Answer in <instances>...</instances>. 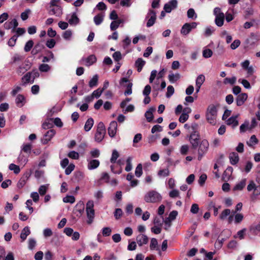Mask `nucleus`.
I'll use <instances>...</instances> for the list:
<instances>
[{
	"mask_svg": "<svg viewBox=\"0 0 260 260\" xmlns=\"http://www.w3.org/2000/svg\"><path fill=\"white\" fill-rule=\"evenodd\" d=\"M238 82L241 83L243 86L246 89H250L251 88L249 82L246 79H239Z\"/></svg>",
	"mask_w": 260,
	"mask_h": 260,
	"instance_id": "51",
	"label": "nucleus"
},
{
	"mask_svg": "<svg viewBox=\"0 0 260 260\" xmlns=\"http://www.w3.org/2000/svg\"><path fill=\"white\" fill-rule=\"evenodd\" d=\"M55 134V132L53 129L48 131L44 136L45 140L47 141H50Z\"/></svg>",
	"mask_w": 260,
	"mask_h": 260,
	"instance_id": "35",
	"label": "nucleus"
},
{
	"mask_svg": "<svg viewBox=\"0 0 260 260\" xmlns=\"http://www.w3.org/2000/svg\"><path fill=\"white\" fill-rule=\"evenodd\" d=\"M258 142V141L257 139V138H256V136L255 135H252L250 137L249 140L247 142V144L249 146H252L255 145L256 144H257Z\"/></svg>",
	"mask_w": 260,
	"mask_h": 260,
	"instance_id": "36",
	"label": "nucleus"
},
{
	"mask_svg": "<svg viewBox=\"0 0 260 260\" xmlns=\"http://www.w3.org/2000/svg\"><path fill=\"white\" fill-rule=\"evenodd\" d=\"M191 30L190 28L188 25V23L184 24L181 29V33L183 35H188Z\"/></svg>",
	"mask_w": 260,
	"mask_h": 260,
	"instance_id": "32",
	"label": "nucleus"
},
{
	"mask_svg": "<svg viewBox=\"0 0 260 260\" xmlns=\"http://www.w3.org/2000/svg\"><path fill=\"white\" fill-rule=\"evenodd\" d=\"M32 73L31 72H28L25 74L22 78V81L24 83H27L28 82L33 83L35 79V76L32 77Z\"/></svg>",
	"mask_w": 260,
	"mask_h": 260,
	"instance_id": "19",
	"label": "nucleus"
},
{
	"mask_svg": "<svg viewBox=\"0 0 260 260\" xmlns=\"http://www.w3.org/2000/svg\"><path fill=\"white\" fill-rule=\"evenodd\" d=\"M132 161V157H128L126 160V165L125 170L126 172H129V171H131L133 168Z\"/></svg>",
	"mask_w": 260,
	"mask_h": 260,
	"instance_id": "41",
	"label": "nucleus"
},
{
	"mask_svg": "<svg viewBox=\"0 0 260 260\" xmlns=\"http://www.w3.org/2000/svg\"><path fill=\"white\" fill-rule=\"evenodd\" d=\"M63 202L66 203L73 204L75 202V198L73 196H67L63 198Z\"/></svg>",
	"mask_w": 260,
	"mask_h": 260,
	"instance_id": "42",
	"label": "nucleus"
},
{
	"mask_svg": "<svg viewBox=\"0 0 260 260\" xmlns=\"http://www.w3.org/2000/svg\"><path fill=\"white\" fill-rule=\"evenodd\" d=\"M136 240L139 246H142L148 243V238L145 235L140 234L137 237Z\"/></svg>",
	"mask_w": 260,
	"mask_h": 260,
	"instance_id": "11",
	"label": "nucleus"
},
{
	"mask_svg": "<svg viewBox=\"0 0 260 260\" xmlns=\"http://www.w3.org/2000/svg\"><path fill=\"white\" fill-rule=\"evenodd\" d=\"M143 171H142V166L141 164H139L137 166L135 169V175L137 177H140L142 175Z\"/></svg>",
	"mask_w": 260,
	"mask_h": 260,
	"instance_id": "43",
	"label": "nucleus"
},
{
	"mask_svg": "<svg viewBox=\"0 0 260 260\" xmlns=\"http://www.w3.org/2000/svg\"><path fill=\"white\" fill-rule=\"evenodd\" d=\"M158 242L155 238H152L150 244V248L151 250H154L157 248Z\"/></svg>",
	"mask_w": 260,
	"mask_h": 260,
	"instance_id": "58",
	"label": "nucleus"
},
{
	"mask_svg": "<svg viewBox=\"0 0 260 260\" xmlns=\"http://www.w3.org/2000/svg\"><path fill=\"white\" fill-rule=\"evenodd\" d=\"M28 248L30 250L33 249L36 245V241L34 238H29L28 241Z\"/></svg>",
	"mask_w": 260,
	"mask_h": 260,
	"instance_id": "55",
	"label": "nucleus"
},
{
	"mask_svg": "<svg viewBox=\"0 0 260 260\" xmlns=\"http://www.w3.org/2000/svg\"><path fill=\"white\" fill-rule=\"evenodd\" d=\"M48 188V185H43L40 186L39 188V192L41 196H44Z\"/></svg>",
	"mask_w": 260,
	"mask_h": 260,
	"instance_id": "48",
	"label": "nucleus"
},
{
	"mask_svg": "<svg viewBox=\"0 0 260 260\" xmlns=\"http://www.w3.org/2000/svg\"><path fill=\"white\" fill-rule=\"evenodd\" d=\"M205 80V77L203 75H200L199 76H198L196 82V86H202V85L203 84Z\"/></svg>",
	"mask_w": 260,
	"mask_h": 260,
	"instance_id": "34",
	"label": "nucleus"
},
{
	"mask_svg": "<svg viewBox=\"0 0 260 260\" xmlns=\"http://www.w3.org/2000/svg\"><path fill=\"white\" fill-rule=\"evenodd\" d=\"M238 116H232L229 118L227 121L226 123L229 125H231L232 127H235L238 125V121L237 120Z\"/></svg>",
	"mask_w": 260,
	"mask_h": 260,
	"instance_id": "21",
	"label": "nucleus"
},
{
	"mask_svg": "<svg viewBox=\"0 0 260 260\" xmlns=\"http://www.w3.org/2000/svg\"><path fill=\"white\" fill-rule=\"evenodd\" d=\"M236 79V77L235 76L231 78H225L223 80V83L224 84H230L233 85L235 83Z\"/></svg>",
	"mask_w": 260,
	"mask_h": 260,
	"instance_id": "40",
	"label": "nucleus"
},
{
	"mask_svg": "<svg viewBox=\"0 0 260 260\" xmlns=\"http://www.w3.org/2000/svg\"><path fill=\"white\" fill-rule=\"evenodd\" d=\"M94 203L91 200L88 201L86 204V212L87 217V223L91 224L94 218Z\"/></svg>",
	"mask_w": 260,
	"mask_h": 260,
	"instance_id": "3",
	"label": "nucleus"
},
{
	"mask_svg": "<svg viewBox=\"0 0 260 260\" xmlns=\"http://www.w3.org/2000/svg\"><path fill=\"white\" fill-rule=\"evenodd\" d=\"M9 169L13 171L15 174H18L20 171L19 167L14 164H11L9 165Z\"/></svg>",
	"mask_w": 260,
	"mask_h": 260,
	"instance_id": "39",
	"label": "nucleus"
},
{
	"mask_svg": "<svg viewBox=\"0 0 260 260\" xmlns=\"http://www.w3.org/2000/svg\"><path fill=\"white\" fill-rule=\"evenodd\" d=\"M187 17L189 18H196L197 17L194 9L190 8L187 11Z\"/></svg>",
	"mask_w": 260,
	"mask_h": 260,
	"instance_id": "60",
	"label": "nucleus"
},
{
	"mask_svg": "<svg viewBox=\"0 0 260 260\" xmlns=\"http://www.w3.org/2000/svg\"><path fill=\"white\" fill-rule=\"evenodd\" d=\"M174 93V88L172 85H169L167 87V92L166 93V96L170 98Z\"/></svg>",
	"mask_w": 260,
	"mask_h": 260,
	"instance_id": "61",
	"label": "nucleus"
},
{
	"mask_svg": "<svg viewBox=\"0 0 260 260\" xmlns=\"http://www.w3.org/2000/svg\"><path fill=\"white\" fill-rule=\"evenodd\" d=\"M231 163L232 165L236 164L239 161V156L238 154L236 152H232L230 153L229 156Z\"/></svg>",
	"mask_w": 260,
	"mask_h": 260,
	"instance_id": "27",
	"label": "nucleus"
},
{
	"mask_svg": "<svg viewBox=\"0 0 260 260\" xmlns=\"http://www.w3.org/2000/svg\"><path fill=\"white\" fill-rule=\"evenodd\" d=\"M189 148V146L186 144L181 146L180 149L181 154L182 155L186 154L188 151Z\"/></svg>",
	"mask_w": 260,
	"mask_h": 260,
	"instance_id": "59",
	"label": "nucleus"
},
{
	"mask_svg": "<svg viewBox=\"0 0 260 260\" xmlns=\"http://www.w3.org/2000/svg\"><path fill=\"white\" fill-rule=\"evenodd\" d=\"M119 153L116 150H114L112 152V156L110 159V161L112 163H115L119 157Z\"/></svg>",
	"mask_w": 260,
	"mask_h": 260,
	"instance_id": "49",
	"label": "nucleus"
},
{
	"mask_svg": "<svg viewBox=\"0 0 260 260\" xmlns=\"http://www.w3.org/2000/svg\"><path fill=\"white\" fill-rule=\"evenodd\" d=\"M31 145L29 144H23L21 148V150L23 151L24 152L26 153H30L31 149Z\"/></svg>",
	"mask_w": 260,
	"mask_h": 260,
	"instance_id": "46",
	"label": "nucleus"
},
{
	"mask_svg": "<svg viewBox=\"0 0 260 260\" xmlns=\"http://www.w3.org/2000/svg\"><path fill=\"white\" fill-rule=\"evenodd\" d=\"M112 57L114 60L117 62H118L122 58L121 54L119 51L114 52L112 55Z\"/></svg>",
	"mask_w": 260,
	"mask_h": 260,
	"instance_id": "63",
	"label": "nucleus"
},
{
	"mask_svg": "<svg viewBox=\"0 0 260 260\" xmlns=\"http://www.w3.org/2000/svg\"><path fill=\"white\" fill-rule=\"evenodd\" d=\"M233 170V168L231 167H229L226 168L222 176V181L226 182L230 180L232 174Z\"/></svg>",
	"mask_w": 260,
	"mask_h": 260,
	"instance_id": "14",
	"label": "nucleus"
},
{
	"mask_svg": "<svg viewBox=\"0 0 260 260\" xmlns=\"http://www.w3.org/2000/svg\"><path fill=\"white\" fill-rule=\"evenodd\" d=\"M235 222L236 223H240L243 219L244 216L241 213L235 214Z\"/></svg>",
	"mask_w": 260,
	"mask_h": 260,
	"instance_id": "54",
	"label": "nucleus"
},
{
	"mask_svg": "<svg viewBox=\"0 0 260 260\" xmlns=\"http://www.w3.org/2000/svg\"><path fill=\"white\" fill-rule=\"evenodd\" d=\"M76 210L80 214H82L84 210V205L83 202H79L76 205Z\"/></svg>",
	"mask_w": 260,
	"mask_h": 260,
	"instance_id": "37",
	"label": "nucleus"
},
{
	"mask_svg": "<svg viewBox=\"0 0 260 260\" xmlns=\"http://www.w3.org/2000/svg\"><path fill=\"white\" fill-rule=\"evenodd\" d=\"M34 45V42L32 40H29L25 45L24 49L25 52H28L30 50L31 48Z\"/></svg>",
	"mask_w": 260,
	"mask_h": 260,
	"instance_id": "52",
	"label": "nucleus"
},
{
	"mask_svg": "<svg viewBox=\"0 0 260 260\" xmlns=\"http://www.w3.org/2000/svg\"><path fill=\"white\" fill-rule=\"evenodd\" d=\"M147 17L148 20L146 25L149 27L152 26L155 23L156 18V13L154 12V11L150 10L147 14Z\"/></svg>",
	"mask_w": 260,
	"mask_h": 260,
	"instance_id": "8",
	"label": "nucleus"
},
{
	"mask_svg": "<svg viewBox=\"0 0 260 260\" xmlns=\"http://www.w3.org/2000/svg\"><path fill=\"white\" fill-rule=\"evenodd\" d=\"M181 78V75L179 73H173L172 72H170V74L168 75V79L171 83H174L177 81Z\"/></svg>",
	"mask_w": 260,
	"mask_h": 260,
	"instance_id": "17",
	"label": "nucleus"
},
{
	"mask_svg": "<svg viewBox=\"0 0 260 260\" xmlns=\"http://www.w3.org/2000/svg\"><path fill=\"white\" fill-rule=\"evenodd\" d=\"M231 213V210L229 209H224L221 213L219 218L221 220H224L228 216H229Z\"/></svg>",
	"mask_w": 260,
	"mask_h": 260,
	"instance_id": "44",
	"label": "nucleus"
},
{
	"mask_svg": "<svg viewBox=\"0 0 260 260\" xmlns=\"http://www.w3.org/2000/svg\"><path fill=\"white\" fill-rule=\"evenodd\" d=\"M200 136L198 132L194 131L189 136L188 140L193 148H196L199 145Z\"/></svg>",
	"mask_w": 260,
	"mask_h": 260,
	"instance_id": "6",
	"label": "nucleus"
},
{
	"mask_svg": "<svg viewBox=\"0 0 260 260\" xmlns=\"http://www.w3.org/2000/svg\"><path fill=\"white\" fill-rule=\"evenodd\" d=\"M50 10L49 13L51 15H54L56 16L59 17L62 13L61 7L58 5L53 7H50Z\"/></svg>",
	"mask_w": 260,
	"mask_h": 260,
	"instance_id": "13",
	"label": "nucleus"
},
{
	"mask_svg": "<svg viewBox=\"0 0 260 260\" xmlns=\"http://www.w3.org/2000/svg\"><path fill=\"white\" fill-rule=\"evenodd\" d=\"M144 199L146 203H155L161 201L162 197L157 191L151 190L145 194Z\"/></svg>",
	"mask_w": 260,
	"mask_h": 260,
	"instance_id": "2",
	"label": "nucleus"
},
{
	"mask_svg": "<svg viewBox=\"0 0 260 260\" xmlns=\"http://www.w3.org/2000/svg\"><path fill=\"white\" fill-rule=\"evenodd\" d=\"M17 160L19 164L22 165L24 166L26 164L28 159L26 156L20 153L19 156L17 158Z\"/></svg>",
	"mask_w": 260,
	"mask_h": 260,
	"instance_id": "30",
	"label": "nucleus"
},
{
	"mask_svg": "<svg viewBox=\"0 0 260 260\" xmlns=\"http://www.w3.org/2000/svg\"><path fill=\"white\" fill-rule=\"evenodd\" d=\"M98 76L97 75H95L93 76L92 78L90 80L89 82V86L90 87H93L96 86L98 84Z\"/></svg>",
	"mask_w": 260,
	"mask_h": 260,
	"instance_id": "38",
	"label": "nucleus"
},
{
	"mask_svg": "<svg viewBox=\"0 0 260 260\" xmlns=\"http://www.w3.org/2000/svg\"><path fill=\"white\" fill-rule=\"evenodd\" d=\"M252 129L251 127L249 125V123L248 121H246L240 126V133H244L247 131H250Z\"/></svg>",
	"mask_w": 260,
	"mask_h": 260,
	"instance_id": "28",
	"label": "nucleus"
},
{
	"mask_svg": "<svg viewBox=\"0 0 260 260\" xmlns=\"http://www.w3.org/2000/svg\"><path fill=\"white\" fill-rule=\"evenodd\" d=\"M248 95L246 93H243L238 95L236 99L237 105L238 106L242 105L247 100Z\"/></svg>",
	"mask_w": 260,
	"mask_h": 260,
	"instance_id": "18",
	"label": "nucleus"
},
{
	"mask_svg": "<svg viewBox=\"0 0 260 260\" xmlns=\"http://www.w3.org/2000/svg\"><path fill=\"white\" fill-rule=\"evenodd\" d=\"M117 123L115 121H112L110 123L109 127L108 128V134L111 137H114L117 132Z\"/></svg>",
	"mask_w": 260,
	"mask_h": 260,
	"instance_id": "10",
	"label": "nucleus"
},
{
	"mask_svg": "<svg viewBox=\"0 0 260 260\" xmlns=\"http://www.w3.org/2000/svg\"><path fill=\"white\" fill-rule=\"evenodd\" d=\"M169 174H170V171L168 168L160 170L158 172V175L159 177H167V176H169Z\"/></svg>",
	"mask_w": 260,
	"mask_h": 260,
	"instance_id": "45",
	"label": "nucleus"
},
{
	"mask_svg": "<svg viewBox=\"0 0 260 260\" xmlns=\"http://www.w3.org/2000/svg\"><path fill=\"white\" fill-rule=\"evenodd\" d=\"M67 19L70 25H76L79 22V18H78L76 14L73 13L71 15H68L67 16Z\"/></svg>",
	"mask_w": 260,
	"mask_h": 260,
	"instance_id": "12",
	"label": "nucleus"
},
{
	"mask_svg": "<svg viewBox=\"0 0 260 260\" xmlns=\"http://www.w3.org/2000/svg\"><path fill=\"white\" fill-rule=\"evenodd\" d=\"M178 2L177 0H171L164 6V10L167 13H170L172 10L177 7Z\"/></svg>",
	"mask_w": 260,
	"mask_h": 260,
	"instance_id": "9",
	"label": "nucleus"
},
{
	"mask_svg": "<svg viewBox=\"0 0 260 260\" xmlns=\"http://www.w3.org/2000/svg\"><path fill=\"white\" fill-rule=\"evenodd\" d=\"M105 133L106 129L103 123L100 122L95 134V140L98 142H101L104 138Z\"/></svg>",
	"mask_w": 260,
	"mask_h": 260,
	"instance_id": "5",
	"label": "nucleus"
},
{
	"mask_svg": "<svg viewBox=\"0 0 260 260\" xmlns=\"http://www.w3.org/2000/svg\"><path fill=\"white\" fill-rule=\"evenodd\" d=\"M155 110L154 107H151L145 113V117L148 122H151L153 118V112Z\"/></svg>",
	"mask_w": 260,
	"mask_h": 260,
	"instance_id": "24",
	"label": "nucleus"
},
{
	"mask_svg": "<svg viewBox=\"0 0 260 260\" xmlns=\"http://www.w3.org/2000/svg\"><path fill=\"white\" fill-rule=\"evenodd\" d=\"M212 54V51L210 49H205L203 51V56L204 57L206 58H208L211 57Z\"/></svg>",
	"mask_w": 260,
	"mask_h": 260,
	"instance_id": "50",
	"label": "nucleus"
},
{
	"mask_svg": "<svg viewBox=\"0 0 260 260\" xmlns=\"http://www.w3.org/2000/svg\"><path fill=\"white\" fill-rule=\"evenodd\" d=\"M90 154L91 157L97 158L100 155V151L98 149H94L90 151Z\"/></svg>",
	"mask_w": 260,
	"mask_h": 260,
	"instance_id": "64",
	"label": "nucleus"
},
{
	"mask_svg": "<svg viewBox=\"0 0 260 260\" xmlns=\"http://www.w3.org/2000/svg\"><path fill=\"white\" fill-rule=\"evenodd\" d=\"M85 61V65L86 66H90L96 61V57L94 55H90L87 58H84L82 59Z\"/></svg>",
	"mask_w": 260,
	"mask_h": 260,
	"instance_id": "16",
	"label": "nucleus"
},
{
	"mask_svg": "<svg viewBox=\"0 0 260 260\" xmlns=\"http://www.w3.org/2000/svg\"><path fill=\"white\" fill-rule=\"evenodd\" d=\"M208 148L209 143L208 141L206 139L203 140L199 145L198 150L199 158H201L202 155L208 151Z\"/></svg>",
	"mask_w": 260,
	"mask_h": 260,
	"instance_id": "7",
	"label": "nucleus"
},
{
	"mask_svg": "<svg viewBox=\"0 0 260 260\" xmlns=\"http://www.w3.org/2000/svg\"><path fill=\"white\" fill-rule=\"evenodd\" d=\"M250 232L254 235H256L260 232V223L256 225H252L249 228Z\"/></svg>",
	"mask_w": 260,
	"mask_h": 260,
	"instance_id": "31",
	"label": "nucleus"
},
{
	"mask_svg": "<svg viewBox=\"0 0 260 260\" xmlns=\"http://www.w3.org/2000/svg\"><path fill=\"white\" fill-rule=\"evenodd\" d=\"M122 22V21L120 19L112 21L110 24L111 29L112 30H116L120 24Z\"/></svg>",
	"mask_w": 260,
	"mask_h": 260,
	"instance_id": "33",
	"label": "nucleus"
},
{
	"mask_svg": "<svg viewBox=\"0 0 260 260\" xmlns=\"http://www.w3.org/2000/svg\"><path fill=\"white\" fill-rule=\"evenodd\" d=\"M145 64V61L142 58H139L137 59L135 63V66L137 68V71L140 72L143 67Z\"/></svg>",
	"mask_w": 260,
	"mask_h": 260,
	"instance_id": "22",
	"label": "nucleus"
},
{
	"mask_svg": "<svg viewBox=\"0 0 260 260\" xmlns=\"http://www.w3.org/2000/svg\"><path fill=\"white\" fill-rule=\"evenodd\" d=\"M103 92V90H101V88H99L97 89L96 90L93 91V92L91 94H92L93 99H94V98L98 99L101 95Z\"/></svg>",
	"mask_w": 260,
	"mask_h": 260,
	"instance_id": "53",
	"label": "nucleus"
},
{
	"mask_svg": "<svg viewBox=\"0 0 260 260\" xmlns=\"http://www.w3.org/2000/svg\"><path fill=\"white\" fill-rule=\"evenodd\" d=\"M43 235L45 238L51 237L53 235V232L51 229L46 228L43 230Z\"/></svg>",
	"mask_w": 260,
	"mask_h": 260,
	"instance_id": "62",
	"label": "nucleus"
},
{
	"mask_svg": "<svg viewBox=\"0 0 260 260\" xmlns=\"http://www.w3.org/2000/svg\"><path fill=\"white\" fill-rule=\"evenodd\" d=\"M17 106L19 107H22L25 103L24 96L22 94H18L15 100Z\"/></svg>",
	"mask_w": 260,
	"mask_h": 260,
	"instance_id": "23",
	"label": "nucleus"
},
{
	"mask_svg": "<svg viewBox=\"0 0 260 260\" xmlns=\"http://www.w3.org/2000/svg\"><path fill=\"white\" fill-rule=\"evenodd\" d=\"M72 31L71 30H66L62 34V37L66 40H70L72 36Z\"/></svg>",
	"mask_w": 260,
	"mask_h": 260,
	"instance_id": "47",
	"label": "nucleus"
},
{
	"mask_svg": "<svg viewBox=\"0 0 260 260\" xmlns=\"http://www.w3.org/2000/svg\"><path fill=\"white\" fill-rule=\"evenodd\" d=\"M30 234V230L28 226H25L22 230L20 234L21 242L24 241L27 237Z\"/></svg>",
	"mask_w": 260,
	"mask_h": 260,
	"instance_id": "20",
	"label": "nucleus"
},
{
	"mask_svg": "<svg viewBox=\"0 0 260 260\" xmlns=\"http://www.w3.org/2000/svg\"><path fill=\"white\" fill-rule=\"evenodd\" d=\"M94 123L93 119L92 118H88L85 122L84 128L86 132L89 131L92 127L93 126Z\"/></svg>",
	"mask_w": 260,
	"mask_h": 260,
	"instance_id": "25",
	"label": "nucleus"
},
{
	"mask_svg": "<svg viewBox=\"0 0 260 260\" xmlns=\"http://www.w3.org/2000/svg\"><path fill=\"white\" fill-rule=\"evenodd\" d=\"M68 156L72 159H78L79 157V154L75 151H72L68 153Z\"/></svg>",
	"mask_w": 260,
	"mask_h": 260,
	"instance_id": "56",
	"label": "nucleus"
},
{
	"mask_svg": "<svg viewBox=\"0 0 260 260\" xmlns=\"http://www.w3.org/2000/svg\"><path fill=\"white\" fill-rule=\"evenodd\" d=\"M217 106L211 104L210 105L206 111V120L210 124L214 125L217 123Z\"/></svg>",
	"mask_w": 260,
	"mask_h": 260,
	"instance_id": "1",
	"label": "nucleus"
},
{
	"mask_svg": "<svg viewBox=\"0 0 260 260\" xmlns=\"http://www.w3.org/2000/svg\"><path fill=\"white\" fill-rule=\"evenodd\" d=\"M246 180L243 179L238 182L234 187V190H241L246 185Z\"/></svg>",
	"mask_w": 260,
	"mask_h": 260,
	"instance_id": "26",
	"label": "nucleus"
},
{
	"mask_svg": "<svg viewBox=\"0 0 260 260\" xmlns=\"http://www.w3.org/2000/svg\"><path fill=\"white\" fill-rule=\"evenodd\" d=\"M87 168L89 170L97 168L100 165V161L96 159H87Z\"/></svg>",
	"mask_w": 260,
	"mask_h": 260,
	"instance_id": "15",
	"label": "nucleus"
},
{
	"mask_svg": "<svg viewBox=\"0 0 260 260\" xmlns=\"http://www.w3.org/2000/svg\"><path fill=\"white\" fill-rule=\"evenodd\" d=\"M112 230L109 227H105L102 229V235L103 236L107 237L111 235Z\"/></svg>",
	"mask_w": 260,
	"mask_h": 260,
	"instance_id": "57",
	"label": "nucleus"
},
{
	"mask_svg": "<svg viewBox=\"0 0 260 260\" xmlns=\"http://www.w3.org/2000/svg\"><path fill=\"white\" fill-rule=\"evenodd\" d=\"M104 14L100 13L95 16L93 18V21L95 25H100L103 21Z\"/></svg>",
	"mask_w": 260,
	"mask_h": 260,
	"instance_id": "29",
	"label": "nucleus"
},
{
	"mask_svg": "<svg viewBox=\"0 0 260 260\" xmlns=\"http://www.w3.org/2000/svg\"><path fill=\"white\" fill-rule=\"evenodd\" d=\"M214 14L215 16V24L219 27L222 26L225 17L224 13L219 8L216 7L214 9Z\"/></svg>",
	"mask_w": 260,
	"mask_h": 260,
	"instance_id": "4",
	"label": "nucleus"
}]
</instances>
